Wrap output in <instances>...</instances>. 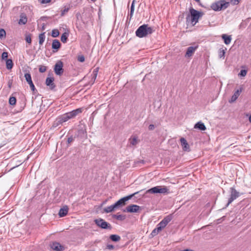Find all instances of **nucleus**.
<instances>
[{"instance_id": "obj_38", "label": "nucleus", "mask_w": 251, "mask_h": 251, "mask_svg": "<svg viewBox=\"0 0 251 251\" xmlns=\"http://www.w3.org/2000/svg\"><path fill=\"white\" fill-rule=\"evenodd\" d=\"M8 57V53L7 52H3L1 55V59L2 60H7Z\"/></svg>"}, {"instance_id": "obj_23", "label": "nucleus", "mask_w": 251, "mask_h": 251, "mask_svg": "<svg viewBox=\"0 0 251 251\" xmlns=\"http://www.w3.org/2000/svg\"><path fill=\"white\" fill-rule=\"evenodd\" d=\"M194 128L199 129L201 130H204V124L201 122H199L195 125Z\"/></svg>"}, {"instance_id": "obj_26", "label": "nucleus", "mask_w": 251, "mask_h": 251, "mask_svg": "<svg viewBox=\"0 0 251 251\" xmlns=\"http://www.w3.org/2000/svg\"><path fill=\"white\" fill-rule=\"evenodd\" d=\"M69 34L67 32H64L61 36V41L65 43L67 42Z\"/></svg>"}, {"instance_id": "obj_51", "label": "nucleus", "mask_w": 251, "mask_h": 251, "mask_svg": "<svg viewBox=\"0 0 251 251\" xmlns=\"http://www.w3.org/2000/svg\"><path fill=\"white\" fill-rule=\"evenodd\" d=\"M135 0H133L132 2V3H131V5L132 6H134V3H135Z\"/></svg>"}, {"instance_id": "obj_6", "label": "nucleus", "mask_w": 251, "mask_h": 251, "mask_svg": "<svg viewBox=\"0 0 251 251\" xmlns=\"http://www.w3.org/2000/svg\"><path fill=\"white\" fill-rule=\"evenodd\" d=\"M138 192H135L130 195L127 196L126 197H124L119 201H118L116 203H115V205L117 208L123 206L126 204V202L130 200L131 198H132L134 195L138 194Z\"/></svg>"}, {"instance_id": "obj_4", "label": "nucleus", "mask_w": 251, "mask_h": 251, "mask_svg": "<svg viewBox=\"0 0 251 251\" xmlns=\"http://www.w3.org/2000/svg\"><path fill=\"white\" fill-rule=\"evenodd\" d=\"M71 118L70 117L68 113H67L56 119L55 121L53 123L52 126L56 127L63 123L67 122Z\"/></svg>"}, {"instance_id": "obj_13", "label": "nucleus", "mask_w": 251, "mask_h": 251, "mask_svg": "<svg viewBox=\"0 0 251 251\" xmlns=\"http://www.w3.org/2000/svg\"><path fill=\"white\" fill-rule=\"evenodd\" d=\"M53 77H47L46 80V84L48 86H49L50 89H53L55 85L53 83Z\"/></svg>"}, {"instance_id": "obj_5", "label": "nucleus", "mask_w": 251, "mask_h": 251, "mask_svg": "<svg viewBox=\"0 0 251 251\" xmlns=\"http://www.w3.org/2000/svg\"><path fill=\"white\" fill-rule=\"evenodd\" d=\"M94 222L98 226L102 229H108L110 230L112 229L111 225L101 218L95 219Z\"/></svg>"}, {"instance_id": "obj_30", "label": "nucleus", "mask_w": 251, "mask_h": 251, "mask_svg": "<svg viewBox=\"0 0 251 251\" xmlns=\"http://www.w3.org/2000/svg\"><path fill=\"white\" fill-rule=\"evenodd\" d=\"M9 102L10 105H14L16 104V99L15 97H10L9 100Z\"/></svg>"}, {"instance_id": "obj_35", "label": "nucleus", "mask_w": 251, "mask_h": 251, "mask_svg": "<svg viewBox=\"0 0 251 251\" xmlns=\"http://www.w3.org/2000/svg\"><path fill=\"white\" fill-rule=\"evenodd\" d=\"M71 119L75 117L77 115L75 110H73L71 112L68 113Z\"/></svg>"}, {"instance_id": "obj_28", "label": "nucleus", "mask_w": 251, "mask_h": 251, "mask_svg": "<svg viewBox=\"0 0 251 251\" xmlns=\"http://www.w3.org/2000/svg\"><path fill=\"white\" fill-rule=\"evenodd\" d=\"M59 35V32L58 29H53L51 31V36L53 37H57Z\"/></svg>"}, {"instance_id": "obj_32", "label": "nucleus", "mask_w": 251, "mask_h": 251, "mask_svg": "<svg viewBox=\"0 0 251 251\" xmlns=\"http://www.w3.org/2000/svg\"><path fill=\"white\" fill-rule=\"evenodd\" d=\"M6 36V32L5 31L2 29H0V38L3 39Z\"/></svg>"}, {"instance_id": "obj_19", "label": "nucleus", "mask_w": 251, "mask_h": 251, "mask_svg": "<svg viewBox=\"0 0 251 251\" xmlns=\"http://www.w3.org/2000/svg\"><path fill=\"white\" fill-rule=\"evenodd\" d=\"M60 43L58 40H53L52 43V48L57 50L60 48Z\"/></svg>"}, {"instance_id": "obj_22", "label": "nucleus", "mask_w": 251, "mask_h": 251, "mask_svg": "<svg viewBox=\"0 0 251 251\" xmlns=\"http://www.w3.org/2000/svg\"><path fill=\"white\" fill-rule=\"evenodd\" d=\"M45 32H43L39 35V43L40 45H42L45 39Z\"/></svg>"}, {"instance_id": "obj_8", "label": "nucleus", "mask_w": 251, "mask_h": 251, "mask_svg": "<svg viewBox=\"0 0 251 251\" xmlns=\"http://www.w3.org/2000/svg\"><path fill=\"white\" fill-rule=\"evenodd\" d=\"M173 216L172 214H170L167 216L165 217L158 224L162 228H164L167 224L172 220Z\"/></svg>"}, {"instance_id": "obj_46", "label": "nucleus", "mask_w": 251, "mask_h": 251, "mask_svg": "<svg viewBox=\"0 0 251 251\" xmlns=\"http://www.w3.org/2000/svg\"><path fill=\"white\" fill-rule=\"evenodd\" d=\"M114 248V246L112 245L107 244L106 246V248L108 250H112Z\"/></svg>"}, {"instance_id": "obj_53", "label": "nucleus", "mask_w": 251, "mask_h": 251, "mask_svg": "<svg viewBox=\"0 0 251 251\" xmlns=\"http://www.w3.org/2000/svg\"><path fill=\"white\" fill-rule=\"evenodd\" d=\"M42 29H43V30H44V29H45L44 25H43V27H42Z\"/></svg>"}, {"instance_id": "obj_18", "label": "nucleus", "mask_w": 251, "mask_h": 251, "mask_svg": "<svg viewBox=\"0 0 251 251\" xmlns=\"http://www.w3.org/2000/svg\"><path fill=\"white\" fill-rule=\"evenodd\" d=\"M130 145L134 146H136L138 143V138L137 136H131L128 140Z\"/></svg>"}, {"instance_id": "obj_42", "label": "nucleus", "mask_w": 251, "mask_h": 251, "mask_svg": "<svg viewBox=\"0 0 251 251\" xmlns=\"http://www.w3.org/2000/svg\"><path fill=\"white\" fill-rule=\"evenodd\" d=\"M74 138L72 136L69 137L67 140V142L68 144V146H69V144L72 143L74 141Z\"/></svg>"}, {"instance_id": "obj_20", "label": "nucleus", "mask_w": 251, "mask_h": 251, "mask_svg": "<svg viewBox=\"0 0 251 251\" xmlns=\"http://www.w3.org/2000/svg\"><path fill=\"white\" fill-rule=\"evenodd\" d=\"M222 37L224 39L225 44L229 45L231 41V36H228L226 34H223Z\"/></svg>"}, {"instance_id": "obj_12", "label": "nucleus", "mask_w": 251, "mask_h": 251, "mask_svg": "<svg viewBox=\"0 0 251 251\" xmlns=\"http://www.w3.org/2000/svg\"><path fill=\"white\" fill-rule=\"evenodd\" d=\"M198 48V46H191L187 48V51L185 54L186 57H189L193 55L195 50Z\"/></svg>"}, {"instance_id": "obj_11", "label": "nucleus", "mask_w": 251, "mask_h": 251, "mask_svg": "<svg viewBox=\"0 0 251 251\" xmlns=\"http://www.w3.org/2000/svg\"><path fill=\"white\" fill-rule=\"evenodd\" d=\"M50 247L53 250L56 251H62L64 247L60 243L54 242L50 244Z\"/></svg>"}, {"instance_id": "obj_27", "label": "nucleus", "mask_w": 251, "mask_h": 251, "mask_svg": "<svg viewBox=\"0 0 251 251\" xmlns=\"http://www.w3.org/2000/svg\"><path fill=\"white\" fill-rule=\"evenodd\" d=\"M113 217L115 218V219H116L117 220H121V221H123V220H125V218H126V216L125 215H121V214H120V215H118V214L113 215Z\"/></svg>"}, {"instance_id": "obj_37", "label": "nucleus", "mask_w": 251, "mask_h": 251, "mask_svg": "<svg viewBox=\"0 0 251 251\" xmlns=\"http://www.w3.org/2000/svg\"><path fill=\"white\" fill-rule=\"evenodd\" d=\"M47 70V67L44 66H40L39 68V71L40 73H44Z\"/></svg>"}, {"instance_id": "obj_9", "label": "nucleus", "mask_w": 251, "mask_h": 251, "mask_svg": "<svg viewBox=\"0 0 251 251\" xmlns=\"http://www.w3.org/2000/svg\"><path fill=\"white\" fill-rule=\"evenodd\" d=\"M140 209V206L137 205L131 204L128 205L125 209L124 210V212H130V213H135L137 212Z\"/></svg>"}, {"instance_id": "obj_25", "label": "nucleus", "mask_w": 251, "mask_h": 251, "mask_svg": "<svg viewBox=\"0 0 251 251\" xmlns=\"http://www.w3.org/2000/svg\"><path fill=\"white\" fill-rule=\"evenodd\" d=\"M6 68L8 70L11 69L13 66V63L12 59H8L6 60Z\"/></svg>"}, {"instance_id": "obj_31", "label": "nucleus", "mask_w": 251, "mask_h": 251, "mask_svg": "<svg viewBox=\"0 0 251 251\" xmlns=\"http://www.w3.org/2000/svg\"><path fill=\"white\" fill-rule=\"evenodd\" d=\"M70 9V7L69 6H65L64 7V9H63L62 10H61V16H64V15L67 13L68 12V11Z\"/></svg>"}, {"instance_id": "obj_47", "label": "nucleus", "mask_w": 251, "mask_h": 251, "mask_svg": "<svg viewBox=\"0 0 251 251\" xmlns=\"http://www.w3.org/2000/svg\"><path fill=\"white\" fill-rule=\"evenodd\" d=\"M155 229L157 231L159 232L163 229V228H162L160 226H159L157 225L156 227L155 228Z\"/></svg>"}, {"instance_id": "obj_45", "label": "nucleus", "mask_w": 251, "mask_h": 251, "mask_svg": "<svg viewBox=\"0 0 251 251\" xmlns=\"http://www.w3.org/2000/svg\"><path fill=\"white\" fill-rule=\"evenodd\" d=\"M77 115L78 114L81 113L82 112V108H77L75 110H74Z\"/></svg>"}, {"instance_id": "obj_49", "label": "nucleus", "mask_w": 251, "mask_h": 251, "mask_svg": "<svg viewBox=\"0 0 251 251\" xmlns=\"http://www.w3.org/2000/svg\"><path fill=\"white\" fill-rule=\"evenodd\" d=\"M154 128V126L152 124H151L150 125H149V129L150 130H153Z\"/></svg>"}, {"instance_id": "obj_1", "label": "nucleus", "mask_w": 251, "mask_h": 251, "mask_svg": "<svg viewBox=\"0 0 251 251\" xmlns=\"http://www.w3.org/2000/svg\"><path fill=\"white\" fill-rule=\"evenodd\" d=\"M189 12L190 14L186 17V22L194 25L198 22L199 19L202 16V14L193 8H190Z\"/></svg>"}, {"instance_id": "obj_7", "label": "nucleus", "mask_w": 251, "mask_h": 251, "mask_svg": "<svg viewBox=\"0 0 251 251\" xmlns=\"http://www.w3.org/2000/svg\"><path fill=\"white\" fill-rule=\"evenodd\" d=\"M63 64L61 61H58L54 65V71L56 75H60L63 74L64 70L63 69Z\"/></svg>"}, {"instance_id": "obj_10", "label": "nucleus", "mask_w": 251, "mask_h": 251, "mask_svg": "<svg viewBox=\"0 0 251 251\" xmlns=\"http://www.w3.org/2000/svg\"><path fill=\"white\" fill-rule=\"evenodd\" d=\"M230 197L228 200L227 205L231 203L234 200L239 196V192H238L234 188H231Z\"/></svg>"}, {"instance_id": "obj_43", "label": "nucleus", "mask_w": 251, "mask_h": 251, "mask_svg": "<svg viewBox=\"0 0 251 251\" xmlns=\"http://www.w3.org/2000/svg\"><path fill=\"white\" fill-rule=\"evenodd\" d=\"M28 84L29 85L30 87V88L32 90V91H34L35 89V87L34 86V85L32 82V81L30 82H29L28 83Z\"/></svg>"}, {"instance_id": "obj_39", "label": "nucleus", "mask_w": 251, "mask_h": 251, "mask_svg": "<svg viewBox=\"0 0 251 251\" xmlns=\"http://www.w3.org/2000/svg\"><path fill=\"white\" fill-rule=\"evenodd\" d=\"M225 54V51L224 50H220L219 52V56L220 58L224 57Z\"/></svg>"}, {"instance_id": "obj_36", "label": "nucleus", "mask_w": 251, "mask_h": 251, "mask_svg": "<svg viewBox=\"0 0 251 251\" xmlns=\"http://www.w3.org/2000/svg\"><path fill=\"white\" fill-rule=\"evenodd\" d=\"M71 119L75 117L77 115L75 110H73L71 112L68 113Z\"/></svg>"}, {"instance_id": "obj_2", "label": "nucleus", "mask_w": 251, "mask_h": 251, "mask_svg": "<svg viewBox=\"0 0 251 251\" xmlns=\"http://www.w3.org/2000/svg\"><path fill=\"white\" fill-rule=\"evenodd\" d=\"M153 31L151 27L149 26L148 25H143L140 26L136 30V35L139 37L142 38L147 36L149 34H151Z\"/></svg>"}, {"instance_id": "obj_40", "label": "nucleus", "mask_w": 251, "mask_h": 251, "mask_svg": "<svg viewBox=\"0 0 251 251\" xmlns=\"http://www.w3.org/2000/svg\"><path fill=\"white\" fill-rule=\"evenodd\" d=\"M134 6H131L130 12V14H129L130 19H131L132 18V17L133 16V15L134 13Z\"/></svg>"}, {"instance_id": "obj_34", "label": "nucleus", "mask_w": 251, "mask_h": 251, "mask_svg": "<svg viewBox=\"0 0 251 251\" xmlns=\"http://www.w3.org/2000/svg\"><path fill=\"white\" fill-rule=\"evenodd\" d=\"M247 74V71L245 70H241L240 72L238 74V76H245Z\"/></svg>"}, {"instance_id": "obj_15", "label": "nucleus", "mask_w": 251, "mask_h": 251, "mask_svg": "<svg viewBox=\"0 0 251 251\" xmlns=\"http://www.w3.org/2000/svg\"><path fill=\"white\" fill-rule=\"evenodd\" d=\"M68 207L66 205H65L61 208L58 213V215L60 217H63L66 216L68 212Z\"/></svg>"}, {"instance_id": "obj_16", "label": "nucleus", "mask_w": 251, "mask_h": 251, "mask_svg": "<svg viewBox=\"0 0 251 251\" xmlns=\"http://www.w3.org/2000/svg\"><path fill=\"white\" fill-rule=\"evenodd\" d=\"M242 88H240L239 90L236 91L233 95L232 96L231 99L229 100V102L230 103H232L235 101L239 96L240 93L242 92Z\"/></svg>"}, {"instance_id": "obj_52", "label": "nucleus", "mask_w": 251, "mask_h": 251, "mask_svg": "<svg viewBox=\"0 0 251 251\" xmlns=\"http://www.w3.org/2000/svg\"><path fill=\"white\" fill-rule=\"evenodd\" d=\"M249 121L251 123V115H250V116L249 117Z\"/></svg>"}, {"instance_id": "obj_24", "label": "nucleus", "mask_w": 251, "mask_h": 251, "mask_svg": "<svg viewBox=\"0 0 251 251\" xmlns=\"http://www.w3.org/2000/svg\"><path fill=\"white\" fill-rule=\"evenodd\" d=\"M109 238L114 242H118L121 240V237L116 234H112L109 236Z\"/></svg>"}, {"instance_id": "obj_3", "label": "nucleus", "mask_w": 251, "mask_h": 251, "mask_svg": "<svg viewBox=\"0 0 251 251\" xmlns=\"http://www.w3.org/2000/svg\"><path fill=\"white\" fill-rule=\"evenodd\" d=\"M147 193L167 194L169 193V189L165 186H157L152 187L147 191Z\"/></svg>"}, {"instance_id": "obj_41", "label": "nucleus", "mask_w": 251, "mask_h": 251, "mask_svg": "<svg viewBox=\"0 0 251 251\" xmlns=\"http://www.w3.org/2000/svg\"><path fill=\"white\" fill-rule=\"evenodd\" d=\"M158 232L156 231V230L155 229V228H154L151 232V237H154L155 236H156V235H157L158 234Z\"/></svg>"}, {"instance_id": "obj_33", "label": "nucleus", "mask_w": 251, "mask_h": 251, "mask_svg": "<svg viewBox=\"0 0 251 251\" xmlns=\"http://www.w3.org/2000/svg\"><path fill=\"white\" fill-rule=\"evenodd\" d=\"M25 41L28 44H31V35L30 34H26L25 35Z\"/></svg>"}, {"instance_id": "obj_48", "label": "nucleus", "mask_w": 251, "mask_h": 251, "mask_svg": "<svg viewBox=\"0 0 251 251\" xmlns=\"http://www.w3.org/2000/svg\"><path fill=\"white\" fill-rule=\"evenodd\" d=\"M51 0H41L40 2L43 4L47 3L50 2Z\"/></svg>"}, {"instance_id": "obj_44", "label": "nucleus", "mask_w": 251, "mask_h": 251, "mask_svg": "<svg viewBox=\"0 0 251 251\" xmlns=\"http://www.w3.org/2000/svg\"><path fill=\"white\" fill-rule=\"evenodd\" d=\"M77 60L80 62H83L85 60V58L83 55L79 56H78Z\"/></svg>"}, {"instance_id": "obj_21", "label": "nucleus", "mask_w": 251, "mask_h": 251, "mask_svg": "<svg viewBox=\"0 0 251 251\" xmlns=\"http://www.w3.org/2000/svg\"><path fill=\"white\" fill-rule=\"evenodd\" d=\"M116 208H117V207L115 204H114L104 208V211L106 213H108L113 211Z\"/></svg>"}, {"instance_id": "obj_29", "label": "nucleus", "mask_w": 251, "mask_h": 251, "mask_svg": "<svg viewBox=\"0 0 251 251\" xmlns=\"http://www.w3.org/2000/svg\"><path fill=\"white\" fill-rule=\"evenodd\" d=\"M25 77L27 83L30 82L32 81L31 76L30 74L25 73Z\"/></svg>"}, {"instance_id": "obj_17", "label": "nucleus", "mask_w": 251, "mask_h": 251, "mask_svg": "<svg viewBox=\"0 0 251 251\" xmlns=\"http://www.w3.org/2000/svg\"><path fill=\"white\" fill-rule=\"evenodd\" d=\"M20 20L19 21V25H25L27 22V17L25 13H22L20 16Z\"/></svg>"}, {"instance_id": "obj_50", "label": "nucleus", "mask_w": 251, "mask_h": 251, "mask_svg": "<svg viewBox=\"0 0 251 251\" xmlns=\"http://www.w3.org/2000/svg\"><path fill=\"white\" fill-rule=\"evenodd\" d=\"M135 0H133L132 2V3H131V5L132 6H134V3H135Z\"/></svg>"}, {"instance_id": "obj_14", "label": "nucleus", "mask_w": 251, "mask_h": 251, "mask_svg": "<svg viewBox=\"0 0 251 251\" xmlns=\"http://www.w3.org/2000/svg\"><path fill=\"white\" fill-rule=\"evenodd\" d=\"M181 145L182 147L183 150L185 151H189V146L188 145L187 141L184 138H181L180 139Z\"/></svg>"}]
</instances>
